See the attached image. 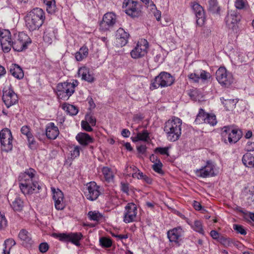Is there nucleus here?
<instances>
[{
	"instance_id": "nucleus-1",
	"label": "nucleus",
	"mask_w": 254,
	"mask_h": 254,
	"mask_svg": "<svg viewBox=\"0 0 254 254\" xmlns=\"http://www.w3.org/2000/svg\"><path fill=\"white\" fill-rule=\"evenodd\" d=\"M19 188L25 195L36 192L41 189L36 171L33 168L26 169L18 178Z\"/></svg>"
},
{
	"instance_id": "nucleus-2",
	"label": "nucleus",
	"mask_w": 254,
	"mask_h": 254,
	"mask_svg": "<svg viewBox=\"0 0 254 254\" xmlns=\"http://www.w3.org/2000/svg\"><path fill=\"white\" fill-rule=\"evenodd\" d=\"M24 20L25 27L29 31L38 30L45 21V12L42 8H34L26 13Z\"/></svg>"
},
{
	"instance_id": "nucleus-3",
	"label": "nucleus",
	"mask_w": 254,
	"mask_h": 254,
	"mask_svg": "<svg viewBox=\"0 0 254 254\" xmlns=\"http://www.w3.org/2000/svg\"><path fill=\"white\" fill-rule=\"evenodd\" d=\"M182 126V120L176 117H172L165 123L164 131L168 140L174 142L180 138Z\"/></svg>"
},
{
	"instance_id": "nucleus-4",
	"label": "nucleus",
	"mask_w": 254,
	"mask_h": 254,
	"mask_svg": "<svg viewBox=\"0 0 254 254\" xmlns=\"http://www.w3.org/2000/svg\"><path fill=\"white\" fill-rule=\"evenodd\" d=\"M175 79L171 74L165 71L161 72L158 75L152 80L150 88L154 90L159 87L163 88L172 85Z\"/></svg>"
},
{
	"instance_id": "nucleus-5",
	"label": "nucleus",
	"mask_w": 254,
	"mask_h": 254,
	"mask_svg": "<svg viewBox=\"0 0 254 254\" xmlns=\"http://www.w3.org/2000/svg\"><path fill=\"white\" fill-rule=\"evenodd\" d=\"M77 83V81L72 83L64 82L59 83L57 86V94L58 97L63 100H67L74 92Z\"/></svg>"
},
{
	"instance_id": "nucleus-6",
	"label": "nucleus",
	"mask_w": 254,
	"mask_h": 254,
	"mask_svg": "<svg viewBox=\"0 0 254 254\" xmlns=\"http://www.w3.org/2000/svg\"><path fill=\"white\" fill-rule=\"evenodd\" d=\"M240 21L241 18L235 11L228 12L225 18V22L227 27L236 34H239L241 31L239 26Z\"/></svg>"
},
{
	"instance_id": "nucleus-7",
	"label": "nucleus",
	"mask_w": 254,
	"mask_h": 254,
	"mask_svg": "<svg viewBox=\"0 0 254 254\" xmlns=\"http://www.w3.org/2000/svg\"><path fill=\"white\" fill-rule=\"evenodd\" d=\"M12 136L11 131L6 128L0 132V142L1 149L5 152L11 151L13 148Z\"/></svg>"
},
{
	"instance_id": "nucleus-8",
	"label": "nucleus",
	"mask_w": 254,
	"mask_h": 254,
	"mask_svg": "<svg viewBox=\"0 0 254 254\" xmlns=\"http://www.w3.org/2000/svg\"><path fill=\"white\" fill-rule=\"evenodd\" d=\"M221 135L224 141L228 140L230 143L237 142L241 137L240 131L229 127H224L222 128Z\"/></svg>"
},
{
	"instance_id": "nucleus-9",
	"label": "nucleus",
	"mask_w": 254,
	"mask_h": 254,
	"mask_svg": "<svg viewBox=\"0 0 254 254\" xmlns=\"http://www.w3.org/2000/svg\"><path fill=\"white\" fill-rule=\"evenodd\" d=\"M148 43L144 39H141L139 41L136 46L131 51L130 56L134 59L141 58L147 53Z\"/></svg>"
},
{
	"instance_id": "nucleus-10",
	"label": "nucleus",
	"mask_w": 254,
	"mask_h": 254,
	"mask_svg": "<svg viewBox=\"0 0 254 254\" xmlns=\"http://www.w3.org/2000/svg\"><path fill=\"white\" fill-rule=\"evenodd\" d=\"M215 166L213 162L207 161L204 166L194 170V173L196 176L201 178L213 177L216 175L215 173Z\"/></svg>"
},
{
	"instance_id": "nucleus-11",
	"label": "nucleus",
	"mask_w": 254,
	"mask_h": 254,
	"mask_svg": "<svg viewBox=\"0 0 254 254\" xmlns=\"http://www.w3.org/2000/svg\"><path fill=\"white\" fill-rule=\"evenodd\" d=\"M0 43L2 51L4 53L9 52L13 47V41L11 34L8 30L1 29L0 33Z\"/></svg>"
},
{
	"instance_id": "nucleus-12",
	"label": "nucleus",
	"mask_w": 254,
	"mask_h": 254,
	"mask_svg": "<svg viewBox=\"0 0 254 254\" xmlns=\"http://www.w3.org/2000/svg\"><path fill=\"white\" fill-rule=\"evenodd\" d=\"M31 43L29 37L24 32H19L13 41V49L20 52L27 48V46Z\"/></svg>"
},
{
	"instance_id": "nucleus-13",
	"label": "nucleus",
	"mask_w": 254,
	"mask_h": 254,
	"mask_svg": "<svg viewBox=\"0 0 254 254\" xmlns=\"http://www.w3.org/2000/svg\"><path fill=\"white\" fill-rule=\"evenodd\" d=\"M99 189V186L95 182H90L86 185L84 191V194L88 199L95 200L101 193Z\"/></svg>"
},
{
	"instance_id": "nucleus-14",
	"label": "nucleus",
	"mask_w": 254,
	"mask_h": 254,
	"mask_svg": "<svg viewBox=\"0 0 254 254\" xmlns=\"http://www.w3.org/2000/svg\"><path fill=\"white\" fill-rule=\"evenodd\" d=\"M216 77L220 84L226 86H229L233 82V77L231 73H228L224 67H220L216 72Z\"/></svg>"
},
{
	"instance_id": "nucleus-15",
	"label": "nucleus",
	"mask_w": 254,
	"mask_h": 254,
	"mask_svg": "<svg viewBox=\"0 0 254 254\" xmlns=\"http://www.w3.org/2000/svg\"><path fill=\"white\" fill-rule=\"evenodd\" d=\"M137 214L136 205L133 203H128L125 208L124 221L126 223L134 222L136 220Z\"/></svg>"
},
{
	"instance_id": "nucleus-16",
	"label": "nucleus",
	"mask_w": 254,
	"mask_h": 254,
	"mask_svg": "<svg viewBox=\"0 0 254 254\" xmlns=\"http://www.w3.org/2000/svg\"><path fill=\"white\" fill-rule=\"evenodd\" d=\"M2 100L7 108L16 104L18 101L17 94L10 88L3 91Z\"/></svg>"
},
{
	"instance_id": "nucleus-17",
	"label": "nucleus",
	"mask_w": 254,
	"mask_h": 254,
	"mask_svg": "<svg viewBox=\"0 0 254 254\" xmlns=\"http://www.w3.org/2000/svg\"><path fill=\"white\" fill-rule=\"evenodd\" d=\"M191 6L196 17L197 25L199 26H202L204 24L205 20L203 7L196 2H191Z\"/></svg>"
},
{
	"instance_id": "nucleus-18",
	"label": "nucleus",
	"mask_w": 254,
	"mask_h": 254,
	"mask_svg": "<svg viewBox=\"0 0 254 254\" xmlns=\"http://www.w3.org/2000/svg\"><path fill=\"white\" fill-rule=\"evenodd\" d=\"M116 22V16L112 12H108L104 14L102 21L100 24V27L103 30H107L113 26Z\"/></svg>"
},
{
	"instance_id": "nucleus-19",
	"label": "nucleus",
	"mask_w": 254,
	"mask_h": 254,
	"mask_svg": "<svg viewBox=\"0 0 254 254\" xmlns=\"http://www.w3.org/2000/svg\"><path fill=\"white\" fill-rule=\"evenodd\" d=\"M53 194V199L55 202V206L57 210H63L65 207L64 202V194L59 189H56L54 188H51Z\"/></svg>"
},
{
	"instance_id": "nucleus-20",
	"label": "nucleus",
	"mask_w": 254,
	"mask_h": 254,
	"mask_svg": "<svg viewBox=\"0 0 254 254\" xmlns=\"http://www.w3.org/2000/svg\"><path fill=\"white\" fill-rule=\"evenodd\" d=\"M184 231L181 227H178L168 231L167 237L171 242L178 244L181 241Z\"/></svg>"
},
{
	"instance_id": "nucleus-21",
	"label": "nucleus",
	"mask_w": 254,
	"mask_h": 254,
	"mask_svg": "<svg viewBox=\"0 0 254 254\" xmlns=\"http://www.w3.org/2000/svg\"><path fill=\"white\" fill-rule=\"evenodd\" d=\"M129 34L124 29L120 28L116 33V44L119 47L125 46L128 42Z\"/></svg>"
},
{
	"instance_id": "nucleus-22",
	"label": "nucleus",
	"mask_w": 254,
	"mask_h": 254,
	"mask_svg": "<svg viewBox=\"0 0 254 254\" xmlns=\"http://www.w3.org/2000/svg\"><path fill=\"white\" fill-rule=\"evenodd\" d=\"M137 3L131 0H125L123 7H126V13L132 17H136L139 13L137 7Z\"/></svg>"
},
{
	"instance_id": "nucleus-23",
	"label": "nucleus",
	"mask_w": 254,
	"mask_h": 254,
	"mask_svg": "<svg viewBox=\"0 0 254 254\" xmlns=\"http://www.w3.org/2000/svg\"><path fill=\"white\" fill-rule=\"evenodd\" d=\"M78 74L81 77L83 80L92 83L95 81V77L93 73L90 70V68L86 66L80 67L78 70Z\"/></svg>"
},
{
	"instance_id": "nucleus-24",
	"label": "nucleus",
	"mask_w": 254,
	"mask_h": 254,
	"mask_svg": "<svg viewBox=\"0 0 254 254\" xmlns=\"http://www.w3.org/2000/svg\"><path fill=\"white\" fill-rule=\"evenodd\" d=\"M58 127L53 123H49L46 126V134L51 139H55L59 135Z\"/></svg>"
},
{
	"instance_id": "nucleus-25",
	"label": "nucleus",
	"mask_w": 254,
	"mask_h": 254,
	"mask_svg": "<svg viewBox=\"0 0 254 254\" xmlns=\"http://www.w3.org/2000/svg\"><path fill=\"white\" fill-rule=\"evenodd\" d=\"M75 138L78 143L82 146H86L94 142L93 138L84 132L78 133Z\"/></svg>"
},
{
	"instance_id": "nucleus-26",
	"label": "nucleus",
	"mask_w": 254,
	"mask_h": 254,
	"mask_svg": "<svg viewBox=\"0 0 254 254\" xmlns=\"http://www.w3.org/2000/svg\"><path fill=\"white\" fill-rule=\"evenodd\" d=\"M19 238L22 241V244L25 246L32 244V238L30 234L26 230H21L18 234Z\"/></svg>"
},
{
	"instance_id": "nucleus-27",
	"label": "nucleus",
	"mask_w": 254,
	"mask_h": 254,
	"mask_svg": "<svg viewBox=\"0 0 254 254\" xmlns=\"http://www.w3.org/2000/svg\"><path fill=\"white\" fill-rule=\"evenodd\" d=\"M133 171L131 176L134 178H137L138 179H143L145 176L143 173L140 172L135 166H127L126 168V173L128 175H131V171Z\"/></svg>"
},
{
	"instance_id": "nucleus-28",
	"label": "nucleus",
	"mask_w": 254,
	"mask_h": 254,
	"mask_svg": "<svg viewBox=\"0 0 254 254\" xmlns=\"http://www.w3.org/2000/svg\"><path fill=\"white\" fill-rule=\"evenodd\" d=\"M10 72L15 78L21 79L24 76L22 68L16 64H12L10 67Z\"/></svg>"
},
{
	"instance_id": "nucleus-29",
	"label": "nucleus",
	"mask_w": 254,
	"mask_h": 254,
	"mask_svg": "<svg viewBox=\"0 0 254 254\" xmlns=\"http://www.w3.org/2000/svg\"><path fill=\"white\" fill-rule=\"evenodd\" d=\"M242 162L247 167H254V155L250 152L245 153L242 158Z\"/></svg>"
},
{
	"instance_id": "nucleus-30",
	"label": "nucleus",
	"mask_w": 254,
	"mask_h": 254,
	"mask_svg": "<svg viewBox=\"0 0 254 254\" xmlns=\"http://www.w3.org/2000/svg\"><path fill=\"white\" fill-rule=\"evenodd\" d=\"M83 235L81 233H69L68 242H70L76 245H80V241L82 239Z\"/></svg>"
},
{
	"instance_id": "nucleus-31",
	"label": "nucleus",
	"mask_w": 254,
	"mask_h": 254,
	"mask_svg": "<svg viewBox=\"0 0 254 254\" xmlns=\"http://www.w3.org/2000/svg\"><path fill=\"white\" fill-rule=\"evenodd\" d=\"M102 174L105 180L108 182H112L114 178V173L112 169L108 167H103L102 168Z\"/></svg>"
},
{
	"instance_id": "nucleus-32",
	"label": "nucleus",
	"mask_w": 254,
	"mask_h": 254,
	"mask_svg": "<svg viewBox=\"0 0 254 254\" xmlns=\"http://www.w3.org/2000/svg\"><path fill=\"white\" fill-rule=\"evenodd\" d=\"M88 55V49L86 46H83L75 53V59L77 61H81Z\"/></svg>"
},
{
	"instance_id": "nucleus-33",
	"label": "nucleus",
	"mask_w": 254,
	"mask_h": 254,
	"mask_svg": "<svg viewBox=\"0 0 254 254\" xmlns=\"http://www.w3.org/2000/svg\"><path fill=\"white\" fill-rule=\"evenodd\" d=\"M149 140V132L146 129L143 130L141 132H138L136 136L132 138L133 142L139 140L147 142Z\"/></svg>"
},
{
	"instance_id": "nucleus-34",
	"label": "nucleus",
	"mask_w": 254,
	"mask_h": 254,
	"mask_svg": "<svg viewBox=\"0 0 254 254\" xmlns=\"http://www.w3.org/2000/svg\"><path fill=\"white\" fill-rule=\"evenodd\" d=\"M46 6L47 11L49 13H54L56 11V5L55 0H42Z\"/></svg>"
},
{
	"instance_id": "nucleus-35",
	"label": "nucleus",
	"mask_w": 254,
	"mask_h": 254,
	"mask_svg": "<svg viewBox=\"0 0 254 254\" xmlns=\"http://www.w3.org/2000/svg\"><path fill=\"white\" fill-rule=\"evenodd\" d=\"M63 109L67 114L71 116L76 115L78 112V110L75 106L69 104H64Z\"/></svg>"
},
{
	"instance_id": "nucleus-36",
	"label": "nucleus",
	"mask_w": 254,
	"mask_h": 254,
	"mask_svg": "<svg viewBox=\"0 0 254 254\" xmlns=\"http://www.w3.org/2000/svg\"><path fill=\"white\" fill-rule=\"evenodd\" d=\"M222 103L225 106L227 110H231L235 106L237 103V99H224V98H221Z\"/></svg>"
},
{
	"instance_id": "nucleus-37",
	"label": "nucleus",
	"mask_w": 254,
	"mask_h": 254,
	"mask_svg": "<svg viewBox=\"0 0 254 254\" xmlns=\"http://www.w3.org/2000/svg\"><path fill=\"white\" fill-rule=\"evenodd\" d=\"M16 244L13 239H7L4 243V248L3 250V254H10L11 248Z\"/></svg>"
},
{
	"instance_id": "nucleus-38",
	"label": "nucleus",
	"mask_w": 254,
	"mask_h": 254,
	"mask_svg": "<svg viewBox=\"0 0 254 254\" xmlns=\"http://www.w3.org/2000/svg\"><path fill=\"white\" fill-rule=\"evenodd\" d=\"M207 113H206L202 109H200L199 112L196 116L195 122L196 124H200L205 123L206 118H207Z\"/></svg>"
},
{
	"instance_id": "nucleus-39",
	"label": "nucleus",
	"mask_w": 254,
	"mask_h": 254,
	"mask_svg": "<svg viewBox=\"0 0 254 254\" xmlns=\"http://www.w3.org/2000/svg\"><path fill=\"white\" fill-rule=\"evenodd\" d=\"M220 243H221L222 245H224L225 247H230L231 246L232 244H235L236 243L238 244L236 245V246H238V245H241V243H240L238 242H237L236 243L234 242L233 241L228 238L225 237L224 236H221L220 238L219 239L218 241Z\"/></svg>"
},
{
	"instance_id": "nucleus-40",
	"label": "nucleus",
	"mask_w": 254,
	"mask_h": 254,
	"mask_svg": "<svg viewBox=\"0 0 254 254\" xmlns=\"http://www.w3.org/2000/svg\"><path fill=\"white\" fill-rule=\"evenodd\" d=\"M208 9L213 13H218L220 10V7L218 5L217 0H209L208 1Z\"/></svg>"
},
{
	"instance_id": "nucleus-41",
	"label": "nucleus",
	"mask_w": 254,
	"mask_h": 254,
	"mask_svg": "<svg viewBox=\"0 0 254 254\" xmlns=\"http://www.w3.org/2000/svg\"><path fill=\"white\" fill-rule=\"evenodd\" d=\"M235 6L238 10H245L249 7V3L247 0H236Z\"/></svg>"
},
{
	"instance_id": "nucleus-42",
	"label": "nucleus",
	"mask_w": 254,
	"mask_h": 254,
	"mask_svg": "<svg viewBox=\"0 0 254 254\" xmlns=\"http://www.w3.org/2000/svg\"><path fill=\"white\" fill-rule=\"evenodd\" d=\"M88 215L91 220L100 221L103 219V215L98 211H89Z\"/></svg>"
},
{
	"instance_id": "nucleus-43",
	"label": "nucleus",
	"mask_w": 254,
	"mask_h": 254,
	"mask_svg": "<svg viewBox=\"0 0 254 254\" xmlns=\"http://www.w3.org/2000/svg\"><path fill=\"white\" fill-rule=\"evenodd\" d=\"M11 206L15 211H20L23 207V202L19 197H16L12 202Z\"/></svg>"
},
{
	"instance_id": "nucleus-44",
	"label": "nucleus",
	"mask_w": 254,
	"mask_h": 254,
	"mask_svg": "<svg viewBox=\"0 0 254 254\" xmlns=\"http://www.w3.org/2000/svg\"><path fill=\"white\" fill-rule=\"evenodd\" d=\"M192 228L195 231L201 234L204 235V231L203 229L202 222L199 220H195L194 222L193 225L191 226Z\"/></svg>"
},
{
	"instance_id": "nucleus-45",
	"label": "nucleus",
	"mask_w": 254,
	"mask_h": 254,
	"mask_svg": "<svg viewBox=\"0 0 254 254\" xmlns=\"http://www.w3.org/2000/svg\"><path fill=\"white\" fill-rule=\"evenodd\" d=\"M53 236L61 241L68 242L69 233H54Z\"/></svg>"
},
{
	"instance_id": "nucleus-46",
	"label": "nucleus",
	"mask_w": 254,
	"mask_h": 254,
	"mask_svg": "<svg viewBox=\"0 0 254 254\" xmlns=\"http://www.w3.org/2000/svg\"><path fill=\"white\" fill-rule=\"evenodd\" d=\"M207 116L205 123L212 126H215L217 124L216 116L214 115L207 113Z\"/></svg>"
},
{
	"instance_id": "nucleus-47",
	"label": "nucleus",
	"mask_w": 254,
	"mask_h": 254,
	"mask_svg": "<svg viewBox=\"0 0 254 254\" xmlns=\"http://www.w3.org/2000/svg\"><path fill=\"white\" fill-rule=\"evenodd\" d=\"M100 243L102 247L110 248L112 245V240L106 237H102L100 239Z\"/></svg>"
},
{
	"instance_id": "nucleus-48",
	"label": "nucleus",
	"mask_w": 254,
	"mask_h": 254,
	"mask_svg": "<svg viewBox=\"0 0 254 254\" xmlns=\"http://www.w3.org/2000/svg\"><path fill=\"white\" fill-rule=\"evenodd\" d=\"M199 79H201L203 81H205L211 77L210 74L209 72L203 69L199 70Z\"/></svg>"
},
{
	"instance_id": "nucleus-49",
	"label": "nucleus",
	"mask_w": 254,
	"mask_h": 254,
	"mask_svg": "<svg viewBox=\"0 0 254 254\" xmlns=\"http://www.w3.org/2000/svg\"><path fill=\"white\" fill-rule=\"evenodd\" d=\"M233 229L236 231L238 233L242 235H246L247 231L244 229V227L242 225L238 224H234L233 226Z\"/></svg>"
},
{
	"instance_id": "nucleus-50",
	"label": "nucleus",
	"mask_w": 254,
	"mask_h": 254,
	"mask_svg": "<svg viewBox=\"0 0 254 254\" xmlns=\"http://www.w3.org/2000/svg\"><path fill=\"white\" fill-rule=\"evenodd\" d=\"M169 149V147H157L155 149V152L156 153H159L161 155H166L167 156H169V152L168 150Z\"/></svg>"
},
{
	"instance_id": "nucleus-51",
	"label": "nucleus",
	"mask_w": 254,
	"mask_h": 254,
	"mask_svg": "<svg viewBox=\"0 0 254 254\" xmlns=\"http://www.w3.org/2000/svg\"><path fill=\"white\" fill-rule=\"evenodd\" d=\"M199 70L195 71L193 73H190L188 75V78L190 80H192L194 82H198L199 80Z\"/></svg>"
},
{
	"instance_id": "nucleus-52",
	"label": "nucleus",
	"mask_w": 254,
	"mask_h": 254,
	"mask_svg": "<svg viewBox=\"0 0 254 254\" xmlns=\"http://www.w3.org/2000/svg\"><path fill=\"white\" fill-rule=\"evenodd\" d=\"M199 70L195 71L193 73H190L188 75V78L190 80H192L194 82H198L199 80Z\"/></svg>"
},
{
	"instance_id": "nucleus-53",
	"label": "nucleus",
	"mask_w": 254,
	"mask_h": 254,
	"mask_svg": "<svg viewBox=\"0 0 254 254\" xmlns=\"http://www.w3.org/2000/svg\"><path fill=\"white\" fill-rule=\"evenodd\" d=\"M162 163L160 160H159L157 163H156L152 165L153 170L159 174L162 173Z\"/></svg>"
},
{
	"instance_id": "nucleus-54",
	"label": "nucleus",
	"mask_w": 254,
	"mask_h": 254,
	"mask_svg": "<svg viewBox=\"0 0 254 254\" xmlns=\"http://www.w3.org/2000/svg\"><path fill=\"white\" fill-rule=\"evenodd\" d=\"M27 138L28 141L29 147L32 149H35L36 147V142L32 134H31L30 135L28 136V137H27Z\"/></svg>"
},
{
	"instance_id": "nucleus-55",
	"label": "nucleus",
	"mask_w": 254,
	"mask_h": 254,
	"mask_svg": "<svg viewBox=\"0 0 254 254\" xmlns=\"http://www.w3.org/2000/svg\"><path fill=\"white\" fill-rule=\"evenodd\" d=\"M85 121L88 122L92 126H95L96 125V120L95 118L90 115H87L85 116Z\"/></svg>"
},
{
	"instance_id": "nucleus-56",
	"label": "nucleus",
	"mask_w": 254,
	"mask_h": 254,
	"mask_svg": "<svg viewBox=\"0 0 254 254\" xmlns=\"http://www.w3.org/2000/svg\"><path fill=\"white\" fill-rule=\"evenodd\" d=\"M80 147L79 146H75L73 150L71 151V155L72 157L75 158L78 157L80 155Z\"/></svg>"
},
{
	"instance_id": "nucleus-57",
	"label": "nucleus",
	"mask_w": 254,
	"mask_h": 254,
	"mask_svg": "<svg viewBox=\"0 0 254 254\" xmlns=\"http://www.w3.org/2000/svg\"><path fill=\"white\" fill-rule=\"evenodd\" d=\"M81 125L82 128L86 131L90 132L92 131L93 129L91 127L90 124H89L88 122L85 121H82L81 122Z\"/></svg>"
},
{
	"instance_id": "nucleus-58",
	"label": "nucleus",
	"mask_w": 254,
	"mask_h": 254,
	"mask_svg": "<svg viewBox=\"0 0 254 254\" xmlns=\"http://www.w3.org/2000/svg\"><path fill=\"white\" fill-rule=\"evenodd\" d=\"M39 249L40 252L46 253L49 249V245L47 243H42L40 244Z\"/></svg>"
},
{
	"instance_id": "nucleus-59",
	"label": "nucleus",
	"mask_w": 254,
	"mask_h": 254,
	"mask_svg": "<svg viewBox=\"0 0 254 254\" xmlns=\"http://www.w3.org/2000/svg\"><path fill=\"white\" fill-rule=\"evenodd\" d=\"M7 226V221L4 216L0 215V229L5 228Z\"/></svg>"
},
{
	"instance_id": "nucleus-60",
	"label": "nucleus",
	"mask_w": 254,
	"mask_h": 254,
	"mask_svg": "<svg viewBox=\"0 0 254 254\" xmlns=\"http://www.w3.org/2000/svg\"><path fill=\"white\" fill-rule=\"evenodd\" d=\"M21 131L23 134L25 135L27 137L32 134L30 132V128L26 126H23L21 127Z\"/></svg>"
},
{
	"instance_id": "nucleus-61",
	"label": "nucleus",
	"mask_w": 254,
	"mask_h": 254,
	"mask_svg": "<svg viewBox=\"0 0 254 254\" xmlns=\"http://www.w3.org/2000/svg\"><path fill=\"white\" fill-rule=\"evenodd\" d=\"M210 235L213 239L217 240V241H218L221 236H220V234L215 230L211 231Z\"/></svg>"
},
{
	"instance_id": "nucleus-62",
	"label": "nucleus",
	"mask_w": 254,
	"mask_h": 254,
	"mask_svg": "<svg viewBox=\"0 0 254 254\" xmlns=\"http://www.w3.org/2000/svg\"><path fill=\"white\" fill-rule=\"evenodd\" d=\"M142 2L148 6H150L152 9L155 8L156 6L154 4L153 2L151 0H140Z\"/></svg>"
},
{
	"instance_id": "nucleus-63",
	"label": "nucleus",
	"mask_w": 254,
	"mask_h": 254,
	"mask_svg": "<svg viewBox=\"0 0 254 254\" xmlns=\"http://www.w3.org/2000/svg\"><path fill=\"white\" fill-rule=\"evenodd\" d=\"M146 149V145H141L140 146H137V150L138 152L141 154H144Z\"/></svg>"
},
{
	"instance_id": "nucleus-64",
	"label": "nucleus",
	"mask_w": 254,
	"mask_h": 254,
	"mask_svg": "<svg viewBox=\"0 0 254 254\" xmlns=\"http://www.w3.org/2000/svg\"><path fill=\"white\" fill-rule=\"evenodd\" d=\"M130 134V131L128 129H124L122 130L121 134L123 136L125 137H128L129 136Z\"/></svg>"
}]
</instances>
